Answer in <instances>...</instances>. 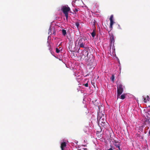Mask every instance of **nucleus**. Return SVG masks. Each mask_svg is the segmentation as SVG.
Masks as SVG:
<instances>
[{
  "mask_svg": "<svg viewBox=\"0 0 150 150\" xmlns=\"http://www.w3.org/2000/svg\"><path fill=\"white\" fill-rule=\"evenodd\" d=\"M115 145L116 147L117 148H118L119 150H120V144H115Z\"/></svg>",
  "mask_w": 150,
  "mask_h": 150,
  "instance_id": "10",
  "label": "nucleus"
},
{
  "mask_svg": "<svg viewBox=\"0 0 150 150\" xmlns=\"http://www.w3.org/2000/svg\"><path fill=\"white\" fill-rule=\"evenodd\" d=\"M60 50L57 48H56V52L57 53H58L59 52Z\"/></svg>",
  "mask_w": 150,
  "mask_h": 150,
  "instance_id": "16",
  "label": "nucleus"
},
{
  "mask_svg": "<svg viewBox=\"0 0 150 150\" xmlns=\"http://www.w3.org/2000/svg\"><path fill=\"white\" fill-rule=\"evenodd\" d=\"M125 94H123L121 96H119V98H120V99H121L122 100H124L125 99Z\"/></svg>",
  "mask_w": 150,
  "mask_h": 150,
  "instance_id": "8",
  "label": "nucleus"
},
{
  "mask_svg": "<svg viewBox=\"0 0 150 150\" xmlns=\"http://www.w3.org/2000/svg\"><path fill=\"white\" fill-rule=\"evenodd\" d=\"M114 142L115 144H120V142L116 140H114Z\"/></svg>",
  "mask_w": 150,
  "mask_h": 150,
  "instance_id": "13",
  "label": "nucleus"
},
{
  "mask_svg": "<svg viewBox=\"0 0 150 150\" xmlns=\"http://www.w3.org/2000/svg\"><path fill=\"white\" fill-rule=\"evenodd\" d=\"M144 102L145 103L147 102V101H146V98H144Z\"/></svg>",
  "mask_w": 150,
  "mask_h": 150,
  "instance_id": "20",
  "label": "nucleus"
},
{
  "mask_svg": "<svg viewBox=\"0 0 150 150\" xmlns=\"http://www.w3.org/2000/svg\"><path fill=\"white\" fill-rule=\"evenodd\" d=\"M114 79H115V76L114 75V74H112V75L111 77L110 78L111 81L113 82H114Z\"/></svg>",
  "mask_w": 150,
  "mask_h": 150,
  "instance_id": "11",
  "label": "nucleus"
},
{
  "mask_svg": "<svg viewBox=\"0 0 150 150\" xmlns=\"http://www.w3.org/2000/svg\"><path fill=\"white\" fill-rule=\"evenodd\" d=\"M118 28L119 29H120V30L122 29V28H121V27H120V25H118Z\"/></svg>",
  "mask_w": 150,
  "mask_h": 150,
  "instance_id": "19",
  "label": "nucleus"
},
{
  "mask_svg": "<svg viewBox=\"0 0 150 150\" xmlns=\"http://www.w3.org/2000/svg\"><path fill=\"white\" fill-rule=\"evenodd\" d=\"M91 35L92 36L93 38H94L95 37V33L94 30H93V32L91 33Z\"/></svg>",
  "mask_w": 150,
  "mask_h": 150,
  "instance_id": "12",
  "label": "nucleus"
},
{
  "mask_svg": "<svg viewBox=\"0 0 150 150\" xmlns=\"http://www.w3.org/2000/svg\"><path fill=\"white\" fill-rule=\"evenodd\" d=\"M66 146V143L65 142H62L61 144V149H64V148Z\"/></svg>",
  "mask_w": 150,
  "mask_h": 150,
  "instance_id": "6",
  "label": "nucleus"
},
{
  "mask_svg": "<svg viewBox=\"0 0 150 150\" xmlns=\"http://www.w3.org/2000/svg\"><path fill=\"white\" fill-rule=\"evenodd\" d=\"M108 150H113L112 148L111 147L109 149H108Z\"/></svg>",
  "mask_w": 150,
  "mask_h": 150,
  "instance_id": "22",
  "label": "nucleus"
},
{
  "mask_svg": "<svg viewBox=\"0 0 150 150\" xmlns=\"http://www.w3.org/2000/svg\"><path fill=\"white\" fill-rule=\"evenodd\" d=\"M147 96V98H148V97H148V96Z\"/></svg>",
  "mask_w": 150,
  "mask_h": 150,
  "instance_id": "26",
  "label": "nucleus"
},
{
  "mask_svg": "<svg viewBox=\"0 0 150 150\" xmlns=\"http://www.w3.org/2000/svg\"><path fill=\"white\" fill-rule=\"evenodd\" d=\"M50 33L51 32V27H50L49 28V33H48L49 34H50Z\"/></svg>",
  "mask_w": 150,
  "mask_h": 150,
  "instance_id": "17",
  "label": "nucleus"
},
{
  "mask_svg": "<svg viewBox=\"0 0 150 150\" xmlns=\"http://www.w3.org/2000/svg\"><path fill=\"white\" fill-rule=\"evenodd\" d=\"M123 91V86L120 83L118 84L117 86V99L118 98H119V96L122 93Z\"/></svg>",
  "mask_w": 150,
  "mask_h": 150,
  "instance_id": "3",
  "label": "nucleus"
},
{
  "mask_svg": "<svg viewBox=\"0 0 150 150\" xmlns=\"http://www.w3.org/2000/svg\"><path fill=\"white\" fill-rule=\"evenodd\" d=\"M62 150H64V149H61Z\"/></svg>",
  "mask_w": 150,
  "mask_h": 150,
  "instance_id": "25",
  "label": "nucleus"
},
{
  "mask_svg": "<svg viewBox=\"0 0 150 150\" xmlns=\"http://www.w3.org/2000/svg\"><path fill=\"white\" fill-rule=\"evenodd\" d=\"M77 150H82V149H77Z\"/></svg>",
  "mask_w": 150,
  "mask_h": 150,
  "instance_id": "23",
  "label": "nucleus"
},
{
  "mask_svg": "<svg viewBox=\"0 0 150 150\" xmlns=\"http://www.w3.org/2000/svg\"><path fill=\"white\" fill-rule=\"evenodd\" d=\"M78 11V10L77 8H75V10L74 11V13L76 14V12H77Z\"/></svg>",
  "mask_w": 150,
  "mask_h": 150,
  "instance_id": "15",
  "label": "nucleus"
},
{
  "mask_svg": "<svg viewBox=\"0 0 150 150\" xmlns=\"http://www.w3.org/2000/svg\"><path fill=\"white\" fill-rule=\"evenodd\" d=\"M113 15H112L110 16V28L111 30H112V25L114 23L113 21Z\"/></svg>",
  "mask_w": 150,
  "mask_h": 150,
  "instance_id": "4",
  "label": "nucleus"
},
{
  "mask_svg": "<svg viewBox=\"0 0 150 150\" xmlns=\"http://www.w3.org/2000/svg\"><path fill=\"white\" fill-rule=\"evenodd\" d=\"M47 47L48 49L49 50L50 52L52 53V48L51 47V46L49 43H48Z\"/></svg>",
  "mask_w": 150,
  "mask_h": 150,
  "instance_id": "7",
  "label": "nucleus"
},
{
  "mask_svg": "<svg viewBox=\"0 0 150 150\" xmlns=\"http://www.w3.org/2000/svg\"><path fill=\"white\" fill-rule=\"evenodd\" d=\"M75 25L76 27L78 28L79 25V22H76L75 23Z\"/></svg>",
  "mask_w": 150,
  "mask_h": 150,
  "instance_id": "14",
  "label": "nucleus"
},
{
  "mask_svg": "<svg viewBox=\"0 0 150 150\" xmlns=\"http://www.w3.org/2000/svg\"><path fill=\"white\" fill-rule=\"evenodd\" d=\"M62 32L63 35L64 36H65L67 33L66 30L64 29H62Z\"/></svg>",
  "mask_w": 150,
  "mask_h": 150,
  "instance_id": "9",
  "label": "nucleus"
},
{
  "mask_svg": "<svg viewBox=\"0 0 150 150\" xmlns=\"http://www.w3.org/2000/svg\"><path fill=\"white\" fill-rule=\"evenodd\" d=\"M84 85L86 87H88V83H86V84H85Z\"/></svg>",
  "mask_w": 150,
  "mask_h": 150,
  "instance_id": "18",
  "label": "nucleus"
},
{
  "mask_svg": "<svg viewBox=\"0 0 150 150\" xmlns=\"http://www.w3.org/2000/svg\"><path fill=\"white\" fill-rule=\"evenodd\" d=\"M62 10L66 17V20H67L68 17V13L70 11V8L67 5L63 6L62 8Z\"/></svg>",
  "mask_w": 150,
  "mask_h": 150,
  "instance_id": "2",
  "label": "nucleus"
},
{
  "mask_svg": "<svg viewBox=\"0 0 150 150\" xmlns=\"http://www.w3.org/2000/svg\"><path fill=\"white\" fill-rule=\"evenodd\" d=\"M82 150H88L86 148H82Z\"/></svg>",
  "mask_w": 150,
  "mask_h": 150,
  "instance_id": "21",
  "label": "nucleus"
},
{
  "mask_svg": "<svg viewBox=\"0 0 150 150\" xmlns=\"http://www.w3.org/2000/svg\"><path fill=\"white\" fill-rule=\"evenodd\" d=\"M85 39L83 38H81L79 39L78 42L76 41V42L75 45L76 46H79L80 48L82 47L85 48V50L82 52V54L83 56L84 55L85 57H88V53L87 50L88 47H85Z\"/></svg>",
  "mask_w": 150,
  "mask_h": 150,
  "instance_id": "1",
  "label": "nucleus"
},
{
  "mask_svg": "<svg viewBox=\"0 0 150 150\" xmlns=\"http://www.w3.org/2000/svg\"><path fill=\"white\" fill-rule=\"evenodd\" d=\"M110 45L114 46V43L115 42L114 36L113 35H111L110 37Z\"/></svg>",
  "mask_w": 150,
  "mask_h": 150,
  "instance_id": "5",
  "label": "nucleus"
},
{
  "mask_svg": "<svg viewBox=\"0 0 150 150\" xmlns=\"http://www.w3.org/2000/svg\"><path fill=\"white\" fill-rule=\"evenodd\" d=\"M149 133L150 134V130L149 131Z\"/></svg>",
  "mask_w": 150,
  "mask_h": 150,
  "instance_id": "24",
  "label": "nucleus"
}]
</instances>
